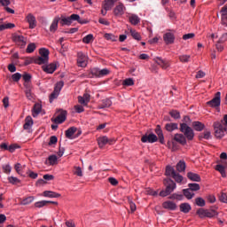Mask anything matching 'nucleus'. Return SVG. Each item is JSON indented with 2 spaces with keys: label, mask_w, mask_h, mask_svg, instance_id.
Masks as SVG:
<instances>
[{
  "label": "nucleus",
  "mask_w": 227,
  "mask_h": 227,
  "mask_svg": "<svg viewBox=\"0 0 227 227\" xmlns=\"http://www.w3.org/2000/svg\"><path fill=\"white\" fill-rule=\"evenodd\" d=\"M61 26H72L73 22H77L78 24H88V20L81 19L79 14H72L71 16L65 17L61 16L59 18Z\"/></svg>",
  "instance_id": "nucleus-1"
},
{
  "label": "nucleus",
  "mask_w": 227,
  "mask_h": 227,
  "mask_svg": "<svg viewBox=\"0 0 227 227\" xmlns=\"http://www.w3.org/2000/svg\"><path fill=\"white\" fill-rule=\"evenodd\" d=\"M163 185L165 186V190L160 192V196H161V198L169 196V194L176 189V183L170 178L164 179Z\"/></svg>",
  "instance_id": "nucleus-2"
},
{
  "label": "nucleus",
  "mask_w": 227,
  "mask_h": 227,
  "mask_svg": "<svg viewBox=\"0 0 227 227\" xmlns=\"http://www.w3.org/2000/svg\"><path fill=\"white\" fill-rule=\"evenodd\" d=\"M179 130L184 134L188 141H192V139H194V129L189 127L187 123H180Z\"/></svg>",
  "instance_id": "nucleus-3"
},
{
  "label": "nucleus",
  "mask_w": 227,
  "mask_h": 227,
  "mask_svg": "<svg viewBox=\"0 0 227 227\" xmlns=\"http://www.w3.org/2000/svg\"><path fill=\"white\" fill-rule=\"evenodd\" d=\"M214 129H215V136L218 139H221V137H224V134L227 132V127L223 124V122L215 121L214 123Z\"/></svg>",
  "instance_id": "nucleus-4"
},
{
  "label": "nucleus",
  "mask_w": 227,
  "mask_h": 227,
  "mask_svg": "<svg viewBox=\"0 0 227 227\" xmlns=\"http://www.w3.org/2000/svg\"><path fill=\"white\" fill-rule=\"evenodd\" d=\"M110 72L111 71H109L107 68L100 69L98 67H93L90 69L89 77H90V79H92V77H106V75H109Z\"/></svg>",
  "instance_id": "nucleus-5"
},
{
  "label": "nucleus",
  "mask_w": 227,
  "mask_h": 227,
  "mask_svg": "<svg viewBox=\"0 0 227 227\" xmlns=\"http://www.w3.org/2000/svg\"><path fill=\"white\" fill-rule=\"evenodd\" d=\"M12 42H14L16 45L21 49H24L27 43V38L24 37L23 35L15 34L12 35Z\"/></svg>",
  "instance_id": "nucleus-6"
},
{
  "label": "nucleus",
  "mask_w": 227,
  "mask_h": 227,
  "mask_svg": "<svg viewBox=\"0 0 227 227\" xmlns=\"http://www.w3.org/2000/svg\"><path fill=\"white\" fill-rule=\"evenodd\" d=\"M207 106H208L209 107H219V106H221V92H216L215 94V97L213 99H211L210 101H207Z\"/></svg>",
  "instance_id": "nucleus-7"
},
{
  "label": "nucleus",
  "mask_w": 227,
  "mask_h": 227,
  "mask_svg": "<svg viewBox=\"0 0 227 227\" xmlns=\"http://www.w3.org/2000/svg\"><path fill=\"white\" fill-rule=\"evenodd\" d=\"M77 65L82 68L88 65V57H86L82 52H78Z\"/></svg>",
  "instance_id": "nucleus-8"
},
{
  "label": "nucleus",
  "mask_w": 227,
  "mask_h": 227,
  "mask_svg": "<svg viewBox=\"0 0 227 227\" xmlns=\"http://www.w3.org/2000/svg\"><path fill=\"white\" fill-rule=\"evenodd\" d=\"M163 40L167 45L175 43V35L171 32L164 34Z\"/></svg>",
  "instance_id": "nucleus-9"
},
{
  "label": "nucleus",
  "mask_w": 227,
  "mask_h": 227,
  "mask_svg": "<svg viewBox=\"0 0 227 227\" xmlns=\"http://www.w3.org/2000/svg\"><path fill=\"white\" fill-rule=\"evenodd\" d=\"M142 143H156L157 137L155 134L151 133L149 135H145L141 138Z\"/></svg>",
  "instance_id": "nucleus-10"
},
{
  "label": "nucleus",
  "mask_w": 227,
  "mask_h": 227,
  "mask_svg": "<svg viewBox=\"0 0 227 227\" xmlns=\"http://www.w3.org/2000/svg\"><path fill=\"white\" fill-rule=\"evenodd\" d=\"M67 120V111H61L60 114L53 120L54 123L61 124Z\"/></svg>",
  "instance_id": "nucleus-11"
},
{
  "label": "nucleus",
  "mask_w": 227,
  "mask_h": 227,
  "mask_svg": "<svg viewBox=\"0 0 227 227\" xmlns=\"http://www.w3.org/2000/svg\"><path fill=\"white\" fill-rule=\"evenodd\" d=\"M163 208L166 210H176V203L171 201V200H167L162 203Z\"/></svg>",
  "instance_id": "nucleus-12"
},
{
  "label": "nucleus",
  "mask_w": 227,
  "mask_h": 227,
  "mask_svg": "<svg viewBox=\"0 0 227 227\" xmlns=\"http://www.w3.org/2000/svg\"><path fill=\"white\" fill-rule=\"evenodd\" d=\"M174 141H176V143H180V145H187V138L184 137V134L176 133L174 136Z\"/></svg>",
  "instance_id": "nucleus-13"
},
{
  "label": "nucleus",
  "mask_w": 227,
  "mask_h": 227,
  "mask_svg": "<svg viewBox=\"0 0 227 227\" xmlns=\"http://www.w3.org/2000/svg\"><path fill=\"white\" fill-rule=\"evenodd\" d=\"M156 63L159 65V67H162L163 70H166V68H168L169 67V61L163 59L162 58H156Z\"/></svg>",
  "instance_id": "nucleus-14"
},
{
  "label": "nucleus",
  "mask_w": 227,
  "mask_h": 227,
  "mask_svg": "<svg viewBox=\"0 0 227 227\" xmlns=\"http://www.w3.org/2000/svg\"><path fill=\"white\" fill-rule=\"evenodd\" d=\"M56 68L57 66L54 63L43 67V72H46V74H54V72H56Z\"/></svg>",
  "instance_id": "nucleus-15"
},
{
  "label": "nucleus",
  "mask_w": 227,
  "mask_h": 227,
  "mask_svg": "<svg viewBox=\"0 0 227 227\" xmlns=\"http://www.w3.org/2000/svg\"><path fill=\"white\" fill-rule=\"evenodd\" d=\"M27 20L29 24L30 29H35L36 27V18H35V16H33V14H28L27 16Z\"/></svg>",
  "instance_id": "nucleus-16"
},
{
  "label": "nucleus",
  "mask_w": 227,
  "mask_h": 227,
  "mask_svg": "<svg viewBox=\"0 0 227 227\" xmlns=\"http://www.w3.org/2000/svg\"><path fill=\"white\" fill-rule=\"evenodd\" d=\"M114 13L117 17L120 16V15H123V13H125V5H123V4H120L119 5H117L114 9Z\"/></svg>",
  "instance_id": "nucleus-17"
},
{
  "label": "nucleus",
  "mask_w": 227,
  "mask_h": 227,
  "mask_svg": "<svg viewBox=\"0 0 227 227\" xmlns=\"http://www.w3.org/2000/svg\"><path fill=\"white\" fill-rule=\"evenodd\" d=\"M187 178L192 182H201V176L194 172H188Z\"/></svg>",
  "instance_id": "nucleus-18"
},
{
  "label": "nucleus",
  "mask_w": 227,
  "mask_h": 227,
  "mask_svg": "<svg viewBox=\"0 0 227 227\" xmlns=\"http://www.w3.org/2000/svg\"><path fill=\"white\" fill-rule=\"evenodd\" d=\"M31 127H33V118L31 116H27L25 124L23 125L24 130H31Z\"/></svg>",
  "instance_id": "nucleus-19"
},
{
  "label": "nucleus",
  "mask_w": 227,
  "mask_h": 227,
  "mask_svg": "<svg viewBox=\"0 0 227 227\" xmlns=\"http://www.w3.org/2000/svg\"><path fill=\"white\" fill-rule=\"evenodd\" d=\"M192 128L194 130H197V132H201L205 129V124H203L201 121H195L192 123Z\"/></svg>",
  "instance_id": "nucleus-20"
},
{
  "label": "nucleus",
  "mask_w": 227,
  "mask_h": 227,
  "mask_svg": "<svg viewBox=\"0 0 227 227\" xmlns=\"http://www.w3.org/2000/svg\"><path fill=\"white\" fill-rule=\"evenodd\" d=\"M115 2L116 0H105L103 4L104 10H106V12H109V10L114 6Z\"/></svg>",
  "instance_id": "nucleus-21"
},
{
  "label": "nucleus",
  "mask_w": 227,
  "mask_h": 227,
  "mask_svg": "<svg viewBox=\"0 0 227 227\" xmlns=\"http://www.w3.org/2000/svg\"><path fill=\"white\" fill-rule=\"evenodd\" d=\"M129 20L130 24H132V26H137V24H139V22H141V19L139 18V16H137L136 14L129 15Z\"/></svg>",
  "instance_id": "nucleus-22"
},
{
  "label": "nucleus",
  "mask_w": 227,
  "mask_h": 227,
  "mask_svg": "<svg viewBox=\"0 0 227 227\" xmlns=\"http://www.w3.org/2000/svg\"><path fill=\"white\" fill-rule=\"evenodd\" d=\"M180 208V212H183L184 214H189V212H191V204L189 203H182L179 206Z\"/></svg>",
  "instance_id": "nucleus-23"
},
{
  "label": "nucleus",
  "mask_w": 227,
  "mask_h": 227,
  "mask_svg": "<svg viewBox=\"0 0 227 227\" xmlns=\"http://www.w3.org/2000/svg\"><path fill=\"white\" fill-rule=\"evenodd\" d=\"M165 129L168 132H173V130H178V123L170 122L165 125Z\"/></svg>",
  "instance_id": "nucleus-24"
},
{
  "label": "nucleus",
  "mask_w": 227,
  "mask_h": 227,
  "mask_svg": "<svg viewBox=\"0 0 227 227\" xmlns=\"http://www.w3.org/2000/svg\"><path fill=\"white\" fill-rule=\"evenodd\" d=\"M75 132H77V128H69L67 130H66V137H67V139H74V134H75Z\"/></svg>",
  "instance_id": "nucleus-25"
},
{
  "label": "nucleus",
  "mask_w": 227,
  "mask_h": 227,
  "mask_svg": "<svg viewBox=\"0 0 227 227\" xmlns=\"http://www.w3.org/2000/svg\"><path fill=\"white\" fill-rule=\"evenodd\" d=\"M58 24H59V17H57L53 20L50 27L51 33H56V31L58 30Z\"/></svg>",
  "instance_id": "nucleus-26"
},
{
  "label": "nucleus",
  "mask_w": 227,
  "mask_h": 227,
  "mask_svg": "<svg viewBox=\"0 0 227 227\" xmlns=\"http://www.w3.org/2000/svg\"><path fill=\"white\" fill-rule=\"evenodd\" d=\"M155 133L157 134L159 137V141L161 145H164V134L162 133V129H160V126H157L155 129Z\"/></svg>",
  "instance_id": "nucleus-27"
},
{
  "label": "nucleus",
  "mask_w": 227,
  "mask_h": 227,
  "mask_svg": "<svg viewBox=\"0 0 227 227\" xmlns=\"http://www.w3.org/2000/svg\"><path fill=\"white\" fill-rule=\"evenodd\" d=\"M108 141H109V137H107L106 136L100 137L99 138H98L99 148H103L104 146H106Z\"/></svg>",
  "instance_id": "nucleus-28"
},
{
  "label": "nucleus",
  "mask_w": 227,
  "mask_h": 227,
  "mask_svg": "<svg viewBox=\"0 0 227 227\" xmlns=\"http://www.w3.org/2000/svg\"><path fill=\"white\" fill-rule=\"evenodd\" d=\"M43 196L45 198H60L61 194L57 193L55 192H51V191H44L43 192Z\"/></svg>",
  "instance_id": "nucleus-29"
},
{
  "label": "nucleus",
  "mask_w": 227,
  "mask_h": 227,
  "mask_svg": "<svg viewBox=\"0 0 227 227\" xmlns=\"http://www.w3.org/2000/svg\"><path fill=\"white\" fill-rule=\"evenodd\" d=\"M111 106H113V101H111V99H103L102 104L99 105V109H106L111 107Z\"/></svg>",
  "instance_id": "nucleus-30"
},
{
  "label": "nucleus",
  "mask_w": 227,
  "mask_h": 227,
  "mask_svg": "<svg viewBox=\"0 0 227 227\" xmlns=\"http://www.w3.org/2000/svg\"><path fill=\"white\" fill-rule=\"evenodd\" d=\"M192 190L190 188L184 189L183 190V195L184 198H186L187 200H192L194 198V193L191 192Z\"/></svg>",
  "instance_id": "nucleus-31"
},
{
  "label": "nucleus",
  "mask_w": 227,
  "mask_h": 227,
  "mask_svg": "<svg viewBox=\"0 0 227 227\" xmlns=\"http://www.w3.org/2000/svg\"><path fill=\"white\" fill-rule=\"evenodd\" d=\"M176 171H175V168L171 166H167L165 175L167 176H172L174 177L176 175Z\"/></svg>",
  "instance_id": "nucleus-32"
},
{
  "label": "nucleus",
  "mask_w": 227,
  "mask_h": 227,
  "mask_svg": "<svg viewBox=\"0 0 227 227\" xmlns=\"http://www.w3.org/2000/svg\"><path fill=\"white\" fill-rule=\"evenodd\" d=\"M35 63H36V65H45V63H49V59L40 56L35 59Z\"/></svg>",
  "instance_id": "nucleus-33"
},
{
  "label": "nucleus",
  "mask_w": 227,
  "mask_h": 227,
  "mask_svg": "<svg viewBox=\"0 0 227 227\" xmlns=\"http://www.w3.org/2000/svg\"><path fill=\"white\" fill-rule=\"evenodd\" d=\"M42 112V106L40 104H35L34 106V112H33V116L34 118H36L38 114Z\"/></svg>",
  "instance_id": "nucleus-34"
},
{
  "label": "nucleus",
  "mask_w": 227,
  "mask_h": 227,
  "mask_svg": "<svg viewBox=\"0 0 227 227\" xmlns=\"http://www.w3.org/2000/svg\"><path fill=\"white\" fill-rule=\"evenodd\" d=\"M184 194L173 193L168 197V200H176L177 201L184 200Z\"/></svg>",
  "instance_id": "nucleus-35"
},
{
  "label": "nucleus",
  "mask_w": 227,
  "mask_h": 227,
  "mask_svg": "<svg viewBox=\"0 0 227 227\" xmlns=\"http://www.w3.org/2000/svg\"><path fill=\"white\" fill-rule=\"evenodd\" d=\"M176 170H177L179 173H182V171H185V161L180 160V161L176 164Z\"/></svg>",
  "instance_id": "nucleus-36"
},
{
  "label": "nucleus",
  "mask_w": 227,
  "mask_h": 227,
  "mask_svg": "<svg viewBox=\"0 0 227 227\" xmlns=\"http://www.w3.org/2000/svg\"><path fill=\"white\" fill-rule=\"evenodd\" d=\"M2 169L3 172L5 173V175H10V173H12V166L10 165V163L2 165Z\"/></svg>",
  "instance_id": "nucleus-37"
},
{
  "label": "nucleus",
  "mask_w": 227,
  "mask_h": 227,
  "mask_svg": "<svg viewBox=\"0 0 227 227\" xmlns=\"http://www.w3.org/2000/svg\"><path fill=\"white\" fill-rule=\"evenodd\" d=\"M215 169H216V171H219V173H221L223 178H226V170L224 168V166L216 165Z\"/></svg>",
  "instance_id": "nucleus-38"
},
{
  "label": "nucleus",
  "mask_w": 227,
  "mask_h": 227,
  "mask_svg": "<svg viewBox=\"0 0 227 227\" xmlns=\"http://www.w3.org/2000/svg\"><path fill=\"white\" fill-rule=\"evenodd\" d=\"M63 86H65V82L63 81L58 82L54 87V91L59 94Z\"/></svg>",
  "instance_id": "nucleus-39"
},
{
  "label": "nucleus",
  "mask_w": 227,
  "mask_h": 227,
  "mask_svg": "<svg viewBox=\"0 0 227 227\" xmlns=\"http://www.w3.org/2000/svg\"><path fill=\"white\" fill-rule=\"evenodd\" d=\"M39 54L41 57L46 59H49V50L45 49V48H42L39 50Z\"/></svg>",
  "instance_id": "nucleus-40"
},
{
  "label": "nucleus",
  "mask_w": 227,
  "mask_h": 227,
  "mask_svg": "<svg viewBox=\"0 0 227 227\" xmlns=\"http://www.w3.org/2000/svg\"><path fill=\"white\" fill-rule=\"evenodd\" d=\"M15 27V24L13 23H7L0 25V31H4V29H13Z\"/></svg>",
  "instance_id": "nucleus-41"
},
{
  "label": "nucleus",
  "mask_w": 227,
  "mask_h": 227,
  "mask_svg": "<svg viewBox=\"0 0 227 227\" xmlns=\"http://www.w3.org/2000/svg\"><path fill=\"white\" fill-rule=\"evenodd\" d=\"M93 40H95V38L93 37L92 34H89L82 38L83 43H91V42H93Z\"/></svg>",
  "instance_id": "nucleus-42"
},
{
  "label": "nucleus",
  "mask_w": 227,
  "mask_h": 227,
  "mask_svg": "<svg viewBox=\"0 0 227 227\" xmlns=\"http://www.w3.org/2000/svg\"><path fill=\"white\" fill-rule=\"evenodd\" d=\"M104 37L106 40H108L110 42H116L118 40V36L113 35V34H105Z\"/></svg>",
  "instance_id": "nucleus-43"
},
{
  "label": "nucleus",
  "mask_w": 227,
  "mask_h": 227,
  "mask_svg": "<svg viewBox=\"0 0 227 227\" xmlns=\"http://www.w3.org/2000/svg\"><path fill=\"white\" fill-rule=\"evenodd\" d=\"M35 50H36V44H35V43H30L27 45L26 51H27L28 54H31V52H35Z\"/></svg>",
  "instance_id": "nucleus-44"
},
{
  "label": "nucleus",
  "mask_w": 227,
  "mask_h": 227,
  "mask_svg": "<svg viewBox=\"0 0 227 227\" xmlns=\"http://www.w3.org/2000/svg\"><path fill=\"white\" fill-rule=\"evenodd\" d=\"M49 201L48 200H41V201H37L35 203V207L36 208H42L43 207H47V205H49Z\"/></svg>",
  "instance_id": "nucleus-45"
},
{
  "label": "nucleus",
  "mask_w": 227,
  "mask_h": 227,
  "mask_svg": "<svg viewBox=\"0 0 227 227\" xmlns=\"http://www.w3.org/2000/svg\"><path fill=\"white\" fill-rule=\"evenodd\" d=\"M179 61L181 63H189L191 61V55H180Z\"/></svg>",
  "instance_id": "nucleus-46"
},
{
  "label": "nucleus",
  "mask_w": 227,
  "mask_h": 227,
  "mask_svg": "<svg viewBox=\"0 0 227 227\" xmlns=\"http://www.w3.org/2000/svg\"><path fill=\"white\" fill-rule=\"evenodd\" d=\"M9 184H12V185H17L20 182V179L15 177V176H9L7 178Z\"/></svg>",
  "instance_id": "nucleus-47"
},
{
  "label": "nucleus",
  "mask_w": 227,
  "mask_h": 227,
  "mask_svg": "<svg viewBox=\"0 0 227 227\" xmlns=\"http://www.w3.org/2000/svg\"><path fill=\"white\" fill-rule=\"evenodd\" d=\"M130 35L132 36V38H134V40H141V35H139V33H137V31L134 30V29H130Z\"/></svg>",
  "instance_id": "nucleus-48"
},
{
  "label": "nucleus",
  "mask_w": 227,
  "mask_h": 227,
  "mask_svg": "<svg viewBox=\"0 0 227 227\" xmlns=\"http://www.w3.org/2000/svg\"><path fill=\"white\" fill-rule=\"evenodd\" d=\"M195 203L198 207H205V205H206L205 200H203V198H201V197L196 198Z\"/></svg>",
  "instance_id": "nucleus-49"
},
{
  "label": "nucleus",
  "mask_w": 227,
  "mask_h": 227,
  "mask_svg": "<svg viewBox=\"0 0 227 227\" xmlns=\"http://www.w3.org/2000/svg\"><path fill=\"white\" fill-rule=\"evenodd\" d=\"M169 114L174 120H180V112L176 110H172L169 112Z\"/></svg>",
  "instance_id": "nucleus-50"
},
{
  "label": "nucleus",
  "mask_w": 227,
  "mask_h": 227,
  "mask_svg": "<svg viewBox=\"0 0 227 227\" xmlns=\"http://www.w3.org/2000/svg\"><path fill=\"white\" fill-rule=\"evenodd\" d=\"M33 201H35V198L30 196L21 200V205H29Z\"/></svg>",
  "instance_id": "nucleus-51"
},
{
  "label": "nucleus",
  "mask_w": 227,
  "mask_h": 227,
  "mask_svg": "<svg viewBox=\"0 0 227 227\" xmlns=\"http://www.w3.org/2000/svg\"><path fill=\"white\" fill-rule=\"evenodd\" d=\"M49 163L51 166H54V164H56V162H58V156L56 155H51L48 158Z\"/></svg>",
  "instance_id": "nucleus-52"
},
{
  "label": "nucleus",
  "mask_w": 227,
  "mask_h": 227,
  "mask_svg": "<svg viewBox=\"0 0 227 227\" xmlns=\"http://www.w3.org/2000/svg\"><path fill=\"white\" fill-rule=\"evenodd\" d=\"M177 184H182L184 181V176H180L178 173H175L174 176L172 177Z\"/></svg>",
  "instance_id": "nucleus-53"
},
{
  "label": "nucleus",
  "mask_w": 227,
  "mask_h": 227,
  "mask_svg": "<svg viewBox=\"0 0 227 227\" xmlns=\"http://www.w3.org/2000/svg\"><path fill=\"white\" fill-rule=\"evenodd\" d=\"M12 79L14 82H19L22 79V74L20 73H16L12 75Z\"/></svg>",
  "instance_id": "nucleus-54"
},
{
  "label": "nucleus",
  "mask_w": 227,
  "mask_h": 227,
  "mask_svg": "<svg viewBox=\"0 0 227 227\" xmlns=\"http://www.w3.org/2000/svg\"><path fill=\"white\" fill-rule=\"evenodd\" d=\"M188 187L190 191H200V184L196 183L189 184Z\"/></svg>",
  "instance_id": "nucleus-55"
},
{
  "label": "nucleus",
  "mask_w": 227,
  "mask_h": 227,
  "mask_svg": "<svg viewBox=\"0 0 227 227\" xmlns=\"http://www.w3.org/2000/svg\"><path fill=\"white\" fill-rule=\"evenodd\" d=\"M123 86H134V80L132 78H127L122 82Z\"/></svg>",
  "instance_id": "nucleus-56"
},
{
  "label": "nucleus",
  "mask_w": 227,
  "mask_h": 227,
  "mask_svg": "<svg viewBox=\"0 0 227 227\" xmlns=\"http://www.w3.org/2000/svg\"><path fill=\"white\" fill-rule=\"evenodd\" d=\"M217 215V211L212 210H206V217H215Z\"/></svg>",
  "instance_id": "nucleus-57"
},
{
  "label": "nucleus",
  "mask_w": 227,
  "mask_h": 227,
  "mask_svg": "<svg viewBox=\"0 0 227 227\" xmlns=\"http://www.w3.org/2000/svg\"><path fill=\"white\" fill-rule=\"evenodd\" d=\"M196 35L194 33H189L183 35V40H192V38H194Z\"/></svg>",
  "instance_id": "nucleus-58"
},
{
  "label": "nucleus",
  "mask_w": 227,
  "mask_h": 227,
  "mask_svg": "<svg viewBox=\"0 0 227 227\" xmlns=\"http://www.w3.org/2000/svg\"><path fill=\"white\" fill-rule=\"evenodd\" d=\"M23 86L25 88V90H32L33 85L31 84V82H24Z\"/></svg>",
  "instance_id": "nucleus-59"
},
{
  "label": "nucleus",
  "mask_w": 227,
  "mask_h": 227,
  "mask_svg": "<svg viewBox=\"0 0 227 227\" xmlns=\"http://www.w3.org/2000/svg\"><path fill=\"white\" fill-rule=\"evenodd\" d=\"M200 139H209L210 138V131H206L203 134L200 135Z\"/></svg>",
  "instance_id": "nucleus-60"
},
{
  "label": "nucleus",
  "mask_w": 227,
  "mask_h": 227,
  "mask_svg": "<svg viewBox=\"0 0 227 227\" xmlns=\"http://www.w3.org/2000/svg\"><path fill=\"white\" fill-rule=\"evenodd\" d=\"M58 97H59V92H56L55 90H53V92L50 95V102L51 104V102L55 99L58 98Z\"/></svg>",
  "instance_id": "nucleus-61"
},
{
  "label": "nucleus",
  "mask_w": 227,
  "mask_h": 227,
  "mask_svg": "<svg viewBox=\"0 0 227 227\" xmlns=\"http://www.w3.org/2000/svg\"><path fill=\"white\" fill-rule=\"evenodd\" d=\"M219 200L222 201V203H227V194L223 192L219 197Z\"/></svg>",
  "instance_id": "nucleus-62"
},
{
  "label": "nucleus",
  "mask_w": 227,
  "mask_h": 227,
  "mask_svg": "<svg viewBox=\"0 0 227 227\" xmlns=\"http://www.w3.org/2000/svg\"><path fill=\"white\" fill-rule=\"evenodd\" d=\"M227 42V33L223 34L218 40V43H224Z\"/></svg>",
  "instance_id": "nucleus-63"
},
{
  "label": "nucleus",
  "mask_w": 227,
  "mask_h": 227,
  "mask_svg": "<svg viewBox=\"0 0 227 227\" xmlns=\"http://www.w3.org/2000/svg\"><path fill=\"white\" fill-rule=\"evenodd\" d=\"M56 143H58V137L56 136L51 137L49 145H56Z\"/></svg>",
  "instance_id": "nucleus-64"
}]
</instances>
